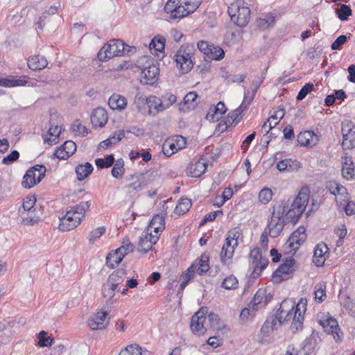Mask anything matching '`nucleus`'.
<instances>
[{"label": "nucleus", "instance_id": "1", "mask_svg": "<svg viewBox=\"0 0 355 355\" xmlns=\"http://www.w3.org/2000/svg\"><path fill=\"white\" fill-rule=\"evenodd\" d=\"M309 200V189L302 188L295 197L289 209H287L288 205L284 203V202L275 204L272 207L271 219L268 225L270 236L277 238L280 235L286 225L288 223L296 224L305 211Z\"/></svg>", "mask_w": 355, "mask_h": 355}, {"label": "nucleus", "instance_id": "2", "mask_svg": "<svg viewBox=\"0 0 355 355\" xmlns=\"http://www.w3.org/2000/svg\"><path fill=\"white\" fill-rule=\"evenodd\" d=\"M307 302L306 299L301 298L296 304L295 301L288 299L284 300L278 309L275 315L266 319L262 330L270 328L274 329L275 326L292 320L291 329L293 333L301 330L303 327L304 314L306 310Z\"/></svg>", "mask_w": 355, "mask_h": 355}, {"label": "nucleus", "instance_id": "3", "mask_svg": "<svg viewBox=\"0 0 355 355\" xmlns=\"http://www.w3.org/2000/svg\"><path fill=\"white\" fill-rule=\"evenodd\" d=\"M136 51V47L125 44L121 40H112L100 49L97 58L100 61L105 62L115 56L133 55Z\"/></svg>", "mask_w": 355, "mask_h": 355}, {"label": "nucleus", "instance_id": "4", "mask_svg": "<svg viewBox=\"0 0 355 355\" xmlns=\"http://www.w3.org/2000/svg\"><path fill=\"white\" fill-rule=\"evenodd\" d=\"M231 20L239 27H245L250 19V10L243 1H237L228 7Z\"/></svg>", "mask_w": 355, "mask_h": 355}, {"label": "nucleus", "instance_id": "5", "mask_svg": "<svg viewBox=\"0 0 355 355\" xmlns=\"http://www.w3.org/2000/svg\"><path fill=\"white\" fill-rule=\"evenodd\" d=\"M194 47L189 44H183L175 54V61L181 73H187L193 67L191 58L193 55Z\"/></svg>", "mask_w": 355, "mask_h": 355}, {"label": "nucleus", "instance_id": "6", "mask_svg": "<svg viewBox=\"0 0 355 355\" xmlns=\"http://www.w3.org/2000/svg\"><path fill=\"white\" fill-rule=\"evenodd\" d=\"M46 168L44 165H35L30 168L24 175L21 185L24 188L31 189L40 183L44 178Z\"/></svg>", "mask_w": 355, "mask_h": 355}, {"label": "nucleus", "instance_id": "7", "mask_svg": "<svg viewBox=\"0 0 355 355\" xmlns=\"http://www.w3.org/2000/svg\"><path fill=\"white\" fill-rule=\"evenodd\" d=\"M84 218V215H81V213L77 214V211H75L70 207L66 214L59 218L60 223L58 228L62 232L73 230L80 224Z\"/></svg>", "mask_w": 355, "mask_h": 355}, {"label": "nucleus", "instance_id": "8", "mask_svg": "<svg viewBox=\"0 0 355 355\" xmlns=\"http://www.w3.org/2000/svg\"><path fill=\"white\" fill-rule=\"evenodd\" d=\"M318 323L325 332L331 334L336 342L342 340L343 334L341 332L338 321L331 316H318Z\"/></svg>", "mask_w": 355, "mask_h": 355}, {"label": "nucleus", "instance_id": "9", "mask_svg": "<svg viewBox=\"0 0 355 355\" xmlns=\"http://www.w3.org/2000/svg\"><path fill=\"white\" fill-rule=\"evenodd\" d=\"M164 11L170 14V18L173 19H181L190 15L187 7L180 0H168L164 6Z\"/></svg>", "mask_w": 355, "mask_h": 355}, {"label": "nucleus", "instance_id": "10", "mask_svg": "<svg viewBox=\"0 0 355 355\" xmlns=\"http://www.w3.org/2000/svg\"><path fill=\"white\" fill-rule=\"evenodd\" d=\"M250 257L252 259V263L254 264L252 276L254 278L258 277L260 276L262 271L268 266L269 263L268 259L262 257L259 248H255L251 250Z\"/></svg>", "mask_w": 355, "mask_h": 355}, {"label": "nucleus", "instance_id": "11", "mask_svg": "<svg viewBox=\"0 0 355 355\" xmlns=\"http://www.w3.org/2000/svg\"><path fill=\"white\" fill-rule=\"evenodd\" d=\"M295 261L294 259L290 257L286 258V260L279 266L275 271L273 278L276 282H282L288 278V275L294 271V265Z\"/></svg>", "mask_w": 355, "mask_h": 355}, {"label": "nucleus", "instance_id": "12", "mask_svg": "<svg viewBox=\"0 0 355 355\" xmlns=\"http://www.w3.org/2000/svg\"><path fill=\"white\" fill-rule=\"evenodd\" d=\"M343 134L342 146L349 150L355 147V126L352 122L343 123L341 130Z\"/></svg>", "mask_w": 355, "mask_h": 355}, {"label": "nucleus", "instance_id": "13", "mask_svg": "<svg viewBox=\"0 0 355 355\" xmlns=\"http://www.w3.org/2000/svg\"><path fill=\"white\" fill-rule=\"evenodd\" d=\"M159 240V236L153 235L152 232L146 233L140 236L139 242L137 246V250L143 254L147 253L153 250V245Z\"/></svg>", "mask_w": 355, "mask_h": 355}, {"label": "nucleus", "instance_id": "14", "mask_svg": "<svg viewBox=\"0 0 355 355\" xmlns=\"http://www.w3.org/2000/svg\"><path fill=\"white\" fill-rule=\"evenodd\" d=\"M107 311H99L88 320V325L92 330L104 329L107 327L109 320Z\"/></svg>", "mask_w": 355, "mask_h": 355}, {"label": "nucleus", "instance_id": "15", "mask_svg": "<svg viewBox=\"0 0 355 355\" xmlns=\"http://www.w3.org/2000/svg\"><path fill=\"white\" fill-rule=\"evenodd\" d=\"M297 141L301 146L313 147L319 141V137L313 131L306 130L297 135Z\"/></svg>", "mask_w": 355, "mask_h": 355}, {"label": "nucleus", "instance_id": "16", "mask_svg": "<svg viewBox=\"0 0 355 355\" xmlns=\"http://www.w3.org/2000/svg\"><path fill=\"white\" fill-rule=\"evenodd\" d=\"M159 69L155 64H151L144 68L141 73V76L144 79V83L147 85H153L158 80Z\"/></svg>", "mask_w": 355, "mask_h": 355}, {"label": "nucleus", "instance_id": "17", "mask_svg": "<svg viewBox=\"0 0 355 355\" xmlns=\"http://www.w3.org/2000/svg\"><path fill=\"white\" fill-rule=\"evenodd\" d=\"M107 113L103 107H97L91 115V123L95 127H103L107 121Z\"/></svg>", "mask_w": 355, "mask_h": 355}, {"label": "nucleus", "instance_id": "18", "mask_svg": "<svg viewBox=\"0 0 355 355\" xmlns=\"http://www.w3.org/2000/svg\"><path fill=\"white\" fill-rule=\"evenodd\" d=\"M328 250L329 248L327 245L323 242L318 243L315 246L313 257V261L316 266H323L326 260L325 254L328 252Z\"/></svg>", "mask_w": 355, "mask_h": 355}, {"label": "nucleus", "instance_id": "19", "mask_svg": "<svg viewBox=\"0 0 355 355\" xmlns=\"http://www.w3.org/2000/svg\"><path fill=\"white\" fill-rule=\"evenodd\" d=\"M306 230L304 227L300 226L297 230L293 232L289 239V247L293 250H296L306 240Z\"/></svg>", "mask_w": 355, "mask_h": 355}, {"label": "nucleus", "instance_id": "20", "mask_svg": "<svg viewBox=\"0 0 355 355\" xmlns=\"http://www.w3.org/2000/svg\"><path fill=\"white\" fill-rule=\"evenodd\" d=\"M27 64L29 69L36 71L46 67L48 62L44 56L38 54L29 57L27 60Z\"/></svg>", "mask_w": 355, "mask_h": 355}, {"label": "nucleus", "instance_id": "21", "mask_svg": "<svg viewBox=\"0 0 355 355\" xmlns=\"http://www.w3.org/2000/svg\"><path fill=\"white\" fill-rule=\"evenodd\" d=\"M225 112L226 107L225 103L218 102L216 106L209 108L206 119L210 121H218Z\"/></svg>", "mask_w": 355, "mask_h": 355}, {"label": "nucleus", "instance_id": "22", "mask_svg": "<svg viewBox=\"0 0 355 355\" xmlns=\"http://www.w3.org/2000/svg\"><path fill=\"white\" fill-rule=\"evenodd\" d=\"M276 167L279 171L292 172L300 168V163L296 159H284L279 161Z\"/></svg>", "mask_w": 355, "mask_h": 355}, {"label": "nucleus", "instance_id": "23", "mask_svg": "<svg viewBox=\"0 0 355 355\" xmlns=\"http://www.w3.org/2000/svg\"><path fill=\"white\" fill-rule=\"evenodd\" d=\"M108 104L112 110H122L127 106V100L123 96L114 94L110 97Z\"/></svg>", "mask_w": 355, "mask_h": 355}, {"label": "nucleus", "instance_id": "24", "mask_svg": "<svg viewBox=\"0 0 355 355\" xmlns=\"http://www.w3.org/2000/svg\"><path fill=\"white\" fill-rule=\"evenodd\" d=\"M206 163L202 160H198L190 164L189 175L192 178H199L205 173L207 168Z\"/></svg>", "mask_w": 355, "mask_h": 355}, {"label": "nucleus", "instance_id": "25", "mask_svg": "<svg viewBox=\"0 0 355 355\" xmlns=\"http://www.w3.org/2000/svg\"><path fill=\"white\" fill-rule=\"evenodd\" d=\"M265 297V289L260 288L254 294L252 301L250 302V306L252 305L253 310L265 307L267 305V301H263Z\"/></svg>", "mask_w": 355, "mask_h": 355}, {"label": "nucleus", "instance_id": "26", "mask_svg": "<svg viewBox=\"0 0 355 355\" xmlns=\"http://www.w3.org/2000/svg\"><path fill=\"white\" fill-rule=\"evenodd\" d=\"M166 39L162 36H156L149 44L150 50L154 51L155 53L159 57V54L164 53Z\"/></svg>", "mask_w": 355, "mask_h": 355}, {"label": "nucleus", "instance_id": "27", "mask_svg": "<svg viewBox=\"0 0 355 355\" xmlns=\"http://www.w3.org/2000/svg\"><path fill=\"white\" fill-rule=\"evenodd\" d=\"M92 165L86 162L85 164H79L76 167V173L78 180H83L87 178L93 171Z\"/></svg>", "mask_w": 355, "mask_h": 355}, {"label": "nucleus", "instance_id": "28", "mask_svg": "<svg viewBox=\"0 0 355 355\" xmlns=\"http://www.w3.org/2000/svg\"><path fill=\"white\" fill-rule=\"evenodd\" d=\"M147 103L150 112H153L151 110H155L153 114L164 110V102L155 96H150L147 100Z\"/></svg>", "mask_w": 355, "mask_h": 355}, {"label": "nucleus", "instance_id": "29", "mask_svg": "<svg viewBox=\"0 0 355 355\" xmlns=\"http://www.w3.org/2000/svg\"><path fill=\"white\" fill-rule=\"evenodd\" d=\"M60 132L58 125H51L47 134L43 137L44 142H48L51 144H56Z\"/></svg>", "mask_w": 355, "mask_h": 355}, {"label": "nucleus", "instance_id": "30", "mask_svg": "<svg viewBox=\"0 0 355 355\" xmlns=\"http://www.w3.org/2000/svg\"><path fill=\"white\" fill-rule=\"evenodd\" d=\"M209 255L207 252H204L201 254L199 262L198 263L197 272L199 275L205 274L209 269Z\"/></svg>", "mask_w": 355, "mask_h": 355}, {"label": "nucleus", "instance_id": "31", "mask_svg": "<svg viewBox=\"0 0 355 355\" xmlns=\"http://www.w3.org/2000/svg\"><path fill=\"white\" fill-rule=\"evenodd\" d=\"M241 115V112H239V110H237L236 109L230 112L225 121L224 125H225V128L227 129L229 127L236 126L240 121Z\"/></svg>", "mask_w": 355, "mask_h": 355}, {"label": "nucleus", "instance_id": "32", "mask_svg": "<svg viewBox=\"0 0 355 355\" xmlns=\"http://www.w3.org/2000/svg\"><path fill=\"white\" fill-rule=\"evenodd\" d=\"M135 246L130 241L128 238L123 239V245L115 251L119 254V257H123L129 252L134 251Z\"/></svg>", "mask_w": 355, "mask_h": 355}, {"label": "nucleus", "instance_id": "33", "mask_svg": "<svg viewBox=\"0 0 355 355\" xmlns=\"http://www.w3.org/2000/svg\"><path fill=\"white\" fill-rule=\"evenodd\" d=\"M267 70H268V67H266L264 71L262 72V73L260 76H257V78H255L254 80H252V85H251L252 92H251V95H250V101H253V99L257 92V90L259 89V87L263 82V80L266 78V73Z\"/></svg>", "mask_w": 355, "mask_h": 355}, {"label": "nucleus", "instance_id": "34", "mask_svg": "<svg viewBox=\"0 0 355 355\" xmlns=\"http://www.w3.org/2000/svg\"><path fill=\"white\" fill-rule=\"evenodd\" d=\"M135 177L137 178V180L135 182L129 184L128 185V188L132 191H138L141 190L146 184L144 183V177L143 175L136 176L132 175L130 178H128V180H133Z\"/></svg>", "mask_w": 355, "mask_h": 355}, {"label": "nucleus", "instance_id": "35", "mask_svg": "<svg viewBox=\"0 0 355 355\" xmlns=\"http://www.w3.org/2000/svg\"><path fill=\"white\" fill-rule=\"evenodd\" d=\"M122 260V257H119L116 251H114L107 254L106 257V265L110 268H114Z\"/></svg>", "mask_w": 355, "mask_h": 355}, {"label": "nucleus", "instance_id": "36", "mask_svg": "<svg viewBox=\"0 0 355 355\" xmlns=\"http://www.w3.org/2000/svg\"><path fill=\"white\" fill-rule=\"evenodd\" d=\"M191 207V200L189 198H181L175 207V211L179 215L186 214Z\"/></svg>", "mask_w": 355, "mask_h": 355}, {"label": "nucleus", "instance_id": "37", "mask_svg": "<svg viewBox=\"0 0 355 355\" xmlns=\"http://www.w3.org/2000/svg\"><path fill=\"white\" fill-rule=\"evenodd\" d=\"M208 320L210 323V327L217 331L222 330L224 327V324L222 323L218 315L215 313H210L208 315Z\"/></svg>", "mask_w": 355, "mask_h": 355}, {"label": "nucleus", "instance_id": "38", "mask_svg": "<svg viewBox=\"0 0 355 355\" xmlns=\"http://www.w3.org/2000/svg\"><path fill=\"white\" fill-rule=\"evenodd\" d=\"M119 355H142V349L137 344H132L122 349Z\"/></svg>", "mask_w": 355, "mask_h": 355}, {"label": "nucleus", "instance_id": "39", "mask_svg": "<svg viewBox=\"0 0 355 355\" xmlns=\"http://www.w3.org/2000/svg\"><path fill=\"white\" fill-rule=\"evenodd\" d=\"M327 188L329 192L334 195L343 194L346 191V189L336 182L330 181L327 184Z\"/></svg>", "mask_w": 355, "mask_h": 355}, {"label": "nucleus", "instance_id": "40", "mask_svg": "<svg viewBox=\"0 0 355 355\" xmlns=\"http://www.w3.org/2000/svg\"><path fill=\"white\" fill-rule=\"evenodd\" d=\"M38 345L40 347H51L54 341V338L51 336H47V333L45 331H41L38 334Z\"/></svg>", "mask_w": 355, "mask_h": 355}, {"label": "nucleus", "instance_id": "41", "mask_svg": "<svg viewBox=\"0 0 355 355\" xmlns=\"http://www.w3.org/2000/svg\"><path fill=\"white\" fill-rule=\"evenodd\" d=\"M124 171V162L122 159H118L112 169V175L115 178H121Z\"/></svg>", "mask_w": 355, "mask_h": 355}, {"label": "nucleus", "instance_id": "42", "mask_svg": "<svg viewBox=\"0 0 355 355\" xmlns=\"http://www.w3.org/2000/svg\"><path fill=\"white\" fill-rule=\"evenodd\" d=\"M234 251L235 250H232L229 248H227V247L223 245L221 252L220 254V259L221 263L224 266L227 265L228 264L227 261L231 260L232 259Z\"/></svg>", "mask_w": 355, "mask_h": 355}, {"label": "nucleus", "instance_id": "43", "mask_svg": "<svg viewBox=\"0 0 355 355\" xmlns=\"http://www.w3.org/2000/svg\"><path fill=\"white\" fill-rule=\"evenodd\" d=\"M336 13L341 21H345L352 15V10L349 6L341 4L340 7L336 10Z\"/></svg>", "mask_w": 355, "mask_h": 355}, {"label": "nucleus", "instance_id": "44", "mask_svg": "<svg viewBox=\"0 0 355 355\" xmlns=\"http://www.w3.org/2000/svg\"><path fill=\"white\" fill-rule=\"evenodd\" d=\"M209 51V57L215 60H220L223 58L225 55V52L222 48L220 46H210Z\"/></svg>", "mask_w": 355, "mask_h": 355}, {"label": "nucleus", "instance_id": "45", "mask_svg": "<svg viewBox=\"0 0 355 355\" xmlns=\"http://www.w3.org/2000/svg\"><path fill=\"white\" fill-rule=\"evenodd\" d=\"M239 284V282L237 279L233 276L230 275L226 277L222 282V287L227 290L235 289L237 288Z\"/></svg>", "mask_w": 355, "mask_h": 355}, {"label": "nucleus", "instance_id": "46", "mask_svg": "<svg viewBox=\"0 0 355 355\" xmlns=\"http://www.w3.org/2000/svg\"><path fill=\"white\" fill-rule=\"evenodd\" d=\"M187 7L189 14L194 12L202 3V0H180Z\"/></svg>", "mask_w": 355, "mask_h": 355}, {"label": "nucleus", "instance_id": "47", "mask_svg": "<svg viewBox=\"0 0 355 355\" xmlns=\"http://www.w3.org/2000/svg\"><path fill=\"white\" fill-rule=\"evenodd\" d=\"M207 313V309L206 307H202L192 316V322H199L201 325H204L206 320V315Z\"/></svg>", "mask_w": 355, "mask_h": 355}, {"label": "nucleus", "instance_id": "48", "mask_svg": "<svg viewBox=\"0 0 355 355\" xmlns=\"http://www.w3.org/2000/svg\"><path fill=\"white\" fill-rule=\"evenodd\" d=\"M272 197V192L270 189L264 188L261 189L259 193V200L263 204H266L270 201Z\"/></svg>", "mask_w": 355, "mask_h": 355}, {"label": "nucleus", "instance_id": "49", "mask_svg": "<svg viewBox=\"0 0 355 355\" xmlns=\"http://www.w3.org/2000/svg\"><path fill=\"white\" fill-rule=\"evenodd\" d=\"M196 268V266L195 263L191 264L185 271L182 272L180 276V279H182V281H185L189 283V282L194 277Z\"/></svg>", "mask_w": 355, "mask_h": 355}, {"label": "nucleus", "instance_id": "50", "mask_svg": "<svg viewBox=\"0 0 355 355\" xmlns=\"http://www.w3.org/2000/svg\"><path fill=\"white\" fill-rule=\"evenodd\" d=\"M314 88V86L312 83H306L305 84L300 90L296 97L297 101H302L306 95L310 93Z\"/></svg>", "mask_w": 355, "mask_h": 355}, {"label": "nucleus", "instance_id": "51", "mask_svg": "<svg viewBox=\"0 0 355 355\" xmlns=\"http://www.w3.org/2000/svg\"><path fill=\"white\" fill-rule=\"evenodd\" d=\"M125 272L121 270H118L113 272L108 277L109 282H114L116 284H120L123 281V275Z\"/></svg>", "mask_w": 355, "mask_h": 355}, {"label": "nucleus", "instance_id": "52", "mask_svg": "<svg viewBox=\"0 0 355 355\" xmlns=\"http://www.w3.org/2000/svg\"><path fill=\"white\" fill-rule=\"evenodd\" d=\"M105 232V227H100L92 230L89 234V241L90 244H94L97 239H99Z\"/></svg>", "mask_w": 355, "mask_h": 355}, {"label": "nucleus", "instance_id": "53", "mask_svg": "<svg viewBox=\"0 0 355 355\" xmlns=\"http://www.w3.org/2000/svg\"><path fill=\"white\" fill-rule=\"evenodd\" d=\"M91 205V200H88L87 201L80 202L78 205H76L72 206L71 207L77 211V214H80L81 215L85 216V213L87 211Z\"/></svg>", "mask_w": 355, "mask_h": 355}, {"label": "nucleus", "instance_id": "54", "mask_svg": "<svg viewBox=\"0 0 355 355\" xmlns=\"http://www.w3.org/2000/svg\"><path fill=\"white\" fill-rule=\"evenodd\" d=\"M19 157V153L15 150L3 158L2 163L6 165H9L17 160Z\"/></svg>", "mask_w": 355, "mask_h": 355}, {"label": "nucleus", "instance_id": "55", "mask_svg": "<svg viewBox=\"0 0 355 355\" xmlns=\"http://www.w3.org/2000/svg\"><path fill=\"white\" fill-rule=\"evenodd\" d=\"M165 227V218L162 215L157 214L153 216L152 220L150 222V224L148 227Z\"/></svg>", "mask_w": 355, "mask_h": 355}, {"label": "nucleus", "instance_id": "56", "mask_svg": "<svg viewBox=\"0 0 355 355\" xmlns=\"http://www.w3.org/2000/svg\"><path fill=\"white\" fill-rule=\"evenodd\" d=\"M191 329L193 334L199 336L204 334L206 331V329L204 325H201L198 322H193L192 318L191 319Z\"/></svg>", "mask_w": 355, "mask_h": 355}, {"label": "nucleus", "instance_id": "57", "mask_svg": "<svg viewBox=\"0 0 355 355\" xmlns=\"http://www.w3.org/2000/svg\"><path fill=\"white\" fill-rule=\"evenodd\" d=\"M347 37L345 35L338 36L336 40L331 44V48L332 50H340L343 44L347 42Z\"/></svg>", "mask_w": 355, "mask_h": 355}, {"label": "nucleus", "instance_id": "58", "mask_svg": "<svg viewBox=\"0 0 355 355\" xmlns=\"http://www.w3.org/2000/svg\"><path fill=\"white\" fill-rule=\"evenodd\" d=\"M61 146L67 152L70 156L72 155L76 150V145L71 140L66 141Z\"/></svg>", "mask_w": 355, "mask_h": 355}, {"label": "nucleus", "instance_id": "59", "mask_svg": "<svg viewBox=\"0 0 355 355\" xmlns=\"http://www.w3.org/2000/svg\"><path fill=\"white\" fill-rule=\"evenodd\" d=\"M36 202L34 196H28L24 199L22 207L25 211H31L33 208Z\"/></svg>", "mask_w": 355, "mask_h": 355}, {"label": "nucleus", "instance_id": "60", "mask_svg": "<svg viewBox=\"0 0 355 355\" xmlns=\"http://www.w3.org/2000/svg\"><path fill=\"white\" fill-rule=\"evenodd\" d=\"M250 93V91L245 92L244 99H243L242 103L241 104V105L239 107L236 108V110H239V112H241V114L244 110H245L248 107V106L250 105L251 102L252 101H250V96H249Z\"/></svg>", "mask_w": 355, "mask_h": 355}, {"label": "nucleus", "instance_id": "61", "mask_svg": "<svg viewBox=\"0 0 355 355\" xmlns=\"http://www.w3.org/2000/svg\"><path fill=\"white\" fill-rule=\"evenodd\" d=\"M123 137H125V131L121 130L114 132L108 139L112 142V144H114L119 142Z\"/></svg>", "mask_w": 355, "mask_h": 355}, {"label": "nucleus", "instance_id": "62", "mask_svg": "<svg viewBox=\"0 0 355 355\" xmlns=\"http://www.w3.org/2000/svg\"><path fill=\"white\" fill-rule=\"evenodd\" d=\"M176 96L172 94H166L162 96V102H164V110L171 106L176 102Z\"/></svg>", "mask_w": 355, "mask_h": 355}, {"label": "nucleus", "instance_id": "63", "mask_svg": "<svg viewBox=\"0 0 355 355\" xmlns=\"http://www.w3.org/2000/svg\"><path fill=\"white\" fill-rule=\"evenodd\" d=\"M284 116V110L283 109L275 111L273 114H272L270 118L268 119V121L271 122L272 125H273L274 122L278 121L279 123L280 120Z\"/></svg>", "mask_w": 355, "mask_h": 355}, {"label": "nucleus", "instance_id": "64", "mask_svg": "<svg viewBox=\"0 0 355 355\" xmlns=\"http://www.w3.org/2000/svg\"><path fill=\"white\" fill-rule=\"evenodd\" d=\"M241 235V230L239 227H236L230 230L227 234V236L232 241H238L239 238Z\"/></svg>", "mask_w": 355, "mask_h": 355}]
</instances>
